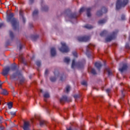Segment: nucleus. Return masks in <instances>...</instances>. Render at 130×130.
Here are the masks:
<instances>
[{
	"label": "nucleus",
	"mask_w": 130,
	"mask_h": 130,
	"mask_svg": "<svg viewBox=\"0 0 130 130\" xmlns=\"http://www.w3.org/2000/svg\"><path fill=\"white\" fill-rule=\"evenodd\" d=\"M106 71H107V73H108L109 76H110V75H111V74H112L111 71H110V69L107 68Z\"/></svg>",
	"instance_id": "nucleus-19"
},
{
	"label": "nucleus",
	"mask_w": 130,
	"mask_h": 130,
	"mask_svg": "<svg viewBox=\"0 0 130 130\" xmlns=\"http://www.w3.org/2000/svg\"><path fill=\"white\" fill-rule=\"evenodd\" d=\"M105 23V20H101L99 21V24H104Z\"/></svg>",
	"instance_id": "nucleus-23"
},
{
	"label": "nucleus",
	"mask_w": 130,
	"mask_h": 130,
	"mask_svg": "<svg viewBox=\"0 0 130 130\" xmlns=\"http://www.w3.org/2000/svg\"><path fill=\"white\" fill-rule=\"evenodd\" d=\"M67 130H72L71 127H70L69 129H67Z\"/></svg>",
	"instance_id": "nucleus-41"
},
{
	"label": "nucleus",
	"mask_w": 130,
	"mask_h": 130,
	"mask_svg": "<svg viewBox=\"0 0 130 130\" xmlns=\"http://www.w3.org/2000/svg\"><path fill=\"white\" fill-rule=\"evenodd\" d=\"M61 47L59 48L60 51H61V52H68L69 49L67 45H66V43L64 42H61Z\"/></svg>",
	"instance_id": "nucleus-4"
},
{
	"label": "nucleus",
	"mask_w": 130,
	"mask_h": 130,
	"mask_svg": "<svg viewBox=\"0 0 130 130\" xmlns=\"http://www.w3.org/2000/svg\"><path fill=\"white\" fill-rule=\"evenodd\" d=\"M10 36L11 38L14 36V35L13 34V32L12 31H10Z\"/></svg>",
	"instance_id": "nucleus-31"
},
{
	"label": "nucleus",
	"mask_w": 130,
	"mask_h": 130,
	"mask_svg": "<svg viewBox=\"0 0 130 130\" xmlns=\"http://www.w3.org/2000/svg\"><path fill=\"white\" fill-rule=\"evenodd\" d=\"M0 28H1V23H0Z\"/></svg>",
	"instance_id": "nucleus-45"
},
{
	"label": "nucleus",
	"mask_w": 130,
	"mask_h": 130,
	"mask_svg": "<svg viewBox=\"0 0 130 130\" xmlns=\"http://www.w3.org/2000/svg\"><path fill=\"white\" fill-rule=\"evenodd\" d=\"M81 84H82V85L86 86V85H87V82L86 81H82L81 82Z\"/></svg>",
	"instance_id": "nucleus-27"
},
{
	"label": "nucleus",
	"mask_w": 130,
	"mask_h": 130,
	"mask_svg": "<svg viewBox=\"0 0 130 130\" xmlns=\"http://www.w3.org/2000/svg\"><path fill=\"white\" fill-rule=\"evenodd\" d=\"M40 91L41 92V93H42L43 92V90H42V89H40Z\"/></svg>",
	"instance_id": "nucleus-39"
},
{
	"label": "nucleus",
	"mask_w": 130,
	"mask_h": 130,
	"mask_svg": "<svg viewBox=\"0 0 130 130\" xmlns=\"http://www.w3.org/2000/svg\"><path fill=\"white\" fill-rule=\"evenodd\" d=\"M51 54L52 56H54V55L56 54V51L55 50V48H51Z\"/></svg>",
	"instance_id": "nucleus-8"
},
{
	"label": "nucleus",
	"mask_w": 130,
	"mask_h": 130,
	"mask_svg": "<svg viewBox=\"0 0 130 130\" xmlns=\"http://www.w3.org/2000/svg\"><path fill=\"white\" fill-rule=\"evenodd\" d=\"M86 11L87 12V16L88 17H90L91 16V13H90V12H89L90 11H91V9L90 8H87L86 9Z\"/></svg>",
	"instance_id": "nucleus-15"
},
{
	"label": "nucleus",
	"mask_w": 130,
	"mask_h": 130,
	"mask_svg": "<svg viewBox=\"0 0 130 130\" xmlns=\"http://www.w3.org/2000/svg\"><path fill=\"white\" fill-rule=\"evenodd\" d=\"M19 48H20V49H22V46L20 45V46H19Z\"/></svg>",
	"instance_id": "nucleus-42"
},
{
	"label": "nucleus",
	"mask_w": 130,
	"mask_h": 130,
	"mask_svg": "<svg viewBox=\"0 0 130 130\" xmlns=\"http://www.w3.org/2000/svg\"><path fill=\"white\" fill-rule=\"evenodd\" d=\"M48 73V70H46V71H45V75H47V73Z\"/></svg>",
	"instance_id": "nucleus-34"
},
{
	"label": "nucleus",
	"mask_w": 130,
	"mask_h": 130,
	"mask_svg": "<svg viewBox=\"0 0 130 130\" xmlns=\"http://www.w3.org/2000/svg\"><path fill=\"white\" fill-rule=\"evenodd\" d=\"M83 11H85V8H82L80 9L79 12H80V13H83Z\"/></svg>",
	"instance_id": "nucleus-26"
},
{
	"label": "nucleus",
	"mask_w": 130,
	"mask_h": 130,
	"mask_svg": "<svg viewBox=\"0 0 130 130\" xmlns=\"http://www.w3.org/2000/svg\"><path fill=\"white\" fill-rule=\"evenodd\" d=\"M1 94H2V95H8V94H9V93H8V91H7V90H5V89L2 88H1Z\"/></svg>",
	"instance_id": "nucleus-9"
},
{
	"label": "nucleus",
	"mask_w": 130,
	"mask_h": 130,
	"mask_svg": "<svg viewBox=\"0 0 130 130\" xmlns=\"http://www.w3.org/2000/svg\"><path fill=\"white\" fill-rule=\"evenodd\" d=\"M84 67V64L82 63H76L75 61V59H73L72 61V68L75 69L76 68H78V69H82Z\"/></svg>",
	"instance_id": "nucleus-3"
},
{
	"label": "nucleus",
	"mask_w": 130,
	"mask_h": 130,
	"mask_svg": "<svg viewBox=\"0 0 130 130\" xmlns=\"http://www.w3.org/2000/svg\"><path fill=\"white\" fill-rule=\"evenodd\" d=\"M85 28H87V29H92L93 28V26L90 25H86L85 26Z\"/></svg>",
	"instance_id": "nucleus-18"
},
{
	"label": "nucleus",
	"mask_w": 130,
	"mask_h": 130,
	"mask_svg": "<svg viewBox=\"0 0 130 130\" xmlns=\"http://www.w3.org/2000/svg\"><path fill=\"white\" fill-rule=\"evenodd\" d=\"M60 102H62V101H63V99H60Z\"/></svg>",
	"instance_id": "nucleus-40"
},
{
	"label": "nucleus",
	"mask_w": 130,
	"mask_h": 130,
	"mask_svg": "<svg viewBox=\"0 0 130 130\" xmlns=\"http://www.w3.org/2000/svg\"><path fill=\"white\" fill-rule=\"evenodd\" d=\"M127 68V67L126 66V64H124L122 68H120L119 69V71L120 72H121V73H122V72H123V71H124L125 70H126V68Z\"/></svg>",
	"instance_id": "nucleus-11"
},
{
	"label": "nucleus",
	"mask_w": 130,
	"mask_h": 130,
	"mask_svg": "<svg viewBox=\"0 0 130 130\" xmlns=\"http://www.w3.org/2000/svg\"><path fill=\"white\" fill-rule=\"evenodd\" d=\"M1 129H5V127H4V126L2 125L1 126Z\"/></svg>",
	"instance_id": "nucleus-35"
},
{
	"label": "nucleus",
	"mask_w": 130,
	"mask_h": 130,
	"mask_svg": "<svg viewBox=\"0 0 130 130\" xmlns=\"http://www.w3.org/2000/svg\"><path fill=\"white\" fill-rule=\"evenodd\" d=\"M30 127V123L29 122H24L23 128L24 130H29Z\"/></svg>",
	"instance_id": "nucleus-6"
},
{
	"label": "nucleus",
	"mask_w": 130,
	"mask_h": 130,
	"mask_svg": "<svg viewBox=\"0 0 130 130\" xmlns=\"http://www.w3.org/2000/svg\"><path fill=\"white\" fill-rule=\"evenodd\" d=\"M74 97L75 99H77L79 98L80 97V96H79V95H78V94H75L74 95Z\"/></svg>",
	"instance_id": "nucleus-28"
},
{
	"label": "nucleus",
	"mask_w": 130,
	"mask_h": 130,
	"mask_svg": "<svg viewBox=\"0 0 130 130\" xmlns=\"http://www.w3.org/2000/svg\"><path fill=\"white\" fill-rule=\"evenodd\" d=\"M106 33H107L106 30H104L101 33L100 35L101 36H104V35H105Z\"/></svg>",
	"instance_id": "nucleus-21"
},
{
	"label": "nucleus",
	"mask_w": 130,
	"mask_h": 130,
	"mask_svg": "<svg viewBox=\"0 0 130 130\" xmlns=\"http://www.w3.org/2000/svg\"><path fill=\"white\" fill-rule=\"evenodd\" d=\"M44 98H49V93L46 92L44 95Z\"/></svg>",
	"instance_id": "nucleus-17"
},
{
	"label": "nucleus",
	"mask_w": 130,
	"mask_h": 130,
	"mask_svg": "<svg viewBox=\"0 0 130 130\" xmlns=\"http://www.w3.org/2000/svg\"><path fill=\"white\" fill-rule=\"evenodd\" d=\"M70 90H71V87L70 86L68 85L66 87V91L67 92V93L68 92H70Z\"/></svg>",
	"instance_id": "nucleus-22"
},
{
	"label": "nucleus",
	"mask_w": 130,
	"mask_h": 130,
	"mask_svg": "<svg viewBox=\"0 0 130 130\" xmlns=\"http://www.w3.org/2000/svg\"><path fill=\"white\" fill-rule=\"evenodd\" d=\"M60 80H61V81H62V78H61Z\"/></svg>",
	"instance_id": "nucleus-43"
},
{
	"label": "nucleus",
	"mask_w": 130,
	"mask_h": 130,
	"mask_svg": "<svg viewBox=\"0 0 130 130\" xmlns=\"http://www.w3.org/2000/svg\"><path fill=\"white\" fill-rule=\"evenodd\" d=\"M91 46H94V45H92V44H90V45H89L88 46V47H89V48H91Z\"/></svg>",
	"instance_id": "nucleus-36"
},
{
	"label": "nucleus",
	"mask_w": 130,
	"mask_h": 130,
	"mask_svg": "<svg viewBox=\"0 0 130 130\" xmlns=\"http://www.w3.org/2000/svg\"><path fill=\"white\" fill-rule=\"evenodd\" d=\"M125 17L124 16H122L121 19L122 20H124Z\"/></svg>",
	"instance_id": "nucleus-38"
},
{
	"label": "nucleus",
	"mask_w": 130,
	"mask_h": 130,
	"mask_svg": "<svg viewBox=\"0 0 130 130\" xmlns=\"http://www.w3.org/2000/svg\"><path fill=\"white\" fill-rule=\"evenodd\" d=\"M78 41L80 42H86L89 40V37H79L78 38Z\"/></svg>",
	"instance_id": "nucleus-5"
},
{
	"label": "nucleus",
	"mask_w": 130,
	"mask_h": 130,
	"mask_svg": "<svg viewBox=\"0 0 130 130\" xmlns=\"http://www.w3.org/2000/svg\"><path fill=\"white\" fill-rule=\"evenodd\" d=\"M44 101H46V100L45 99H44Z\"/></svg>",
	"instance_id": "nucleus-44"
},
{
	"label": "nucleus",
	"mask_w": 130,
	"mask_h": 130,
	"mask_svg": "<svg viewBox=\"0 0 130 130\" xmlns=\"http://www.w3.org/2000/svg\"><path fill=\"white\" fill-rule=\"evenodd\" d=\"M56 80V79L55 78V77H51L50 78V80L51 81V82H54V81H55Z\"/></svg>",
	"instance_id": "nucleus-25"
},
{
	"label": "nucleus",
	"mask_w": 130,
	"mask_h": 130,
	"mask_svg": "<svg viewBox=\"0 0 130 130\" xmlns=\"http://www.w3.org/2000/svg\"><path fill=\"white\" fill-rule=\"evenodd\" d=\"M19 15L21 16L22 20L24 22H25V18H24V16H23V12L22 11H20L19 12Z\"/></svg>",
	"instance_id": "nucleus-14"
},
{
	"label": "nucleus",
	"mask_w": 130,
	"mask_h": 130,
	"mask_svg": "<svg viewBox=\"0 0 130 130\" xmlns=\"http://www.w3.org/2000/svg\"><path fill=\"white\" fill-rule=\"evenodd\" d=\"M126 47L127 48V46H126Z\"/></svg>",
	"instance_id": "nucleus-47"
},
{
	"label": "nucleus",
	"mask_w": 130,
	"mask_h": 130,
	"mask_svg": "<svg viewBox=\"0 0 130 130\" xmlns=\"http://www.w3.org/2000/svg\"><path fill=\"white\" fill-rule=\"evenodd\" d=\"M114 37V34H113L111 37H109L107 38L106 41H110L111 40H112L113 39V37Z\"/></svg>",
	"instance_id": "nucleus-13"
},
{
	"label": "nucleus",
	"mask_w": 130,
	"mask_h": 130,
	"mask_svg": "<svg viewBox=\"0 0 130 130\" xmlns=\"http://www.w3.org/2000/svg\"><path fill=\"white\" fill-rule=\"evenodd\" d=\"M9 109H12L13 108V102H10L7 104Z\"/></svg>",
	"instance_id": "nucleus-12"
},
{
	"label": "nucleus",
	"mask_w": 130,
	"mask_h": 130,
	"mask_svg": "<svg viewBox=\"0 0 130 130\" xmlns=\"http://www.w3.org/2000/svg\"><path fill=\"white\" fill-rule=\"evenodd\" d=\"M90 72L91 74H93V75H95L96 74V71L94 69H91Z\"/></svg>",
	"instance_id": "nucleus-20"
},
{
	"label": "nucleus",
	"mask_w": 130,
	"mask_h": 130,
	"mask_svg": "<svg viewBox=\"0 0 130 130\" xmlns=\"http://www.w3.org/2000/svg\"><path fill=\"white\" fill-rule=\"evenodd\" d=\"M10 113L12 115H16V113L15 112H11Z\"/></svg>",
	"instance_id": "nucleus-33"
},
{
	"label": "nucleus",
	"mask_w": 130,
	"mask_h": 130,
	"mask_svg": "<svg viewBox=\"0 0 130 130\" xmlns=\"http://www.w3.org/2000/svg\"><path fill=\"white\" fill-rule=\"evenodd\" d=\"M40 64H41V63L40 62V61H38L37 62V66H38V67H40Z\"/></svg>",
	"instance_id": "nucleus-29"
},
{
	"label": "nucleus",
	"mask_w": 130,
	"mask_h": 130,
	"mask_svg": "<svg viewBox=\"0 0 130 130\" xmlns=\"http://www.w3.org/2000/svg\"><path fill=\"white\" fill-rule=\"evenodd\" d=\"M40 125H43V124H44V121H41L40 122Z\"/></svg>",
	"instance_id": "nucleus-30"
},
{
	"label": "nucleus",
	"mask_w": 130,
	"mask_h": 130,
	"mask_svg": "<svg viewBox=\"0 0 130 130\" xmlns=\"http://www.w3.org/2000/svg\"><path fill=\"white\" fill-rule=\"evenodd\" d=\"M64 61L66 62V63H69V62H70V58L69 57L64 58Z\"/></svg>",
	"instance_id": "nucleus-16"
},
{
	"label": "nucleus",
	"mask_w": 130,
	"mask_h": 130,
	"mask_svg": "<svg viewBox=\"0 0 130 130\" xmlns=\"http://www.w3.org/2000/svg\"><path fill=\"white\" fill-rule=\"evenodd\" d=\"M14 14L13 13H11L9 16V17L8 18V22H11V24L12 25V27H13V28H16V27H17V25H18V22H17V20H16V19H15L14 17Z\"/></svg>",
	"instance_id": "nucleus-1"
},
{
	"label": "nucleus",
	"mask_w": 130,
	"mask_h": 130,
	"mask_svg": "<svg viewBox=\"0 0 130 130\" xmlns=\"http://www.w3.org/2000/svg\"><path fill=\"white\" fill-rule=\"evenodd\" d=\"M9 72H10V68L7 67L4 70L3 72V75L4 76H7V74H9Z\"/></svg>",
	"instance_id": "nucleus-7"
},
{
	"label": "nucleus",
	"mask_w": 130,
	"mask_h": 130,
	"mask_svg": "<svg viewBox=\"0 0 130 130\" xmlns=\"http://www.w3.org/2000/svg\"><path fill=\"white\" fill-rule=\"evenodd\" d=\"M128 3V0H123V1L121 0H117L116 3V9L117 10L120 9V8H122L123 7H125L127 5Z\"/></svg>",
	"instance_id": "nucleus-2"
},
{
	"label": "nucleus",
	"mask_w": 130,
	"mask_h": 130,
	"mask_svg": "<svg viewBox=\"0 0 130 130\" xmlns=\"http://www.w3.org/2000/svg\"><path fill=\"white\" fill-rule=\"evenodd\" d=\"M106 91H107V93H109V92H110V89H107L106 90Z\"/></svg>",
	"instance_id": "nucleus-37"
},
{
	"label": "nucleus",
	"mask_w": 130,
	"mask_h": 130,
	"mask_svg": "<svg viewBox=\"0 0 130 130\" xmlns=\"http://www.w3.org/2000/svg\"><path fill=\"white\" fill-rule=\"evenodd\" d=\"M73 54L74 56H75V57H77V52H73Z\"/></svg>",
	"instance_id": "nucleus-32"
},
{
	"label": "nucleus",
	"mask_w": 130,
	"mask_h": 130,
	"mask_svg": "<svg viewBox=\"0 0 130 130\" xmlns=\"http://www.w3.org/2000/svg\"><path fill=\"white\" fill-rule=\"evenodd\" d=\"M102 64H101V62H96L95 63V67H96V68H97V69H100L102 67Z\"/></svg>",
	"instance_id": "nucleus-10"
},
{
	"label": "nucleus",
	"mask_w": 130,
	"mask_h": 130,
	"mask_svg": "<svg viewBox=\"0 0 130 130\" xmlns=\"http://www.w3.org/2000/svg\"><path fill=\"white\" fill-rule=\"evenodd\" d=\"M38 14V10H35L33 12V15L35 16V15H37Z\"/></svg>",
	"instance_id": "nucleus-24"
},
{
	"label": "nucleus",
	"mask_w": 130,
	"mask_h": 130,
	"mask_svg": "<svg viewBox=\"0 0 130 130\" xmlns=\"http://www.w3.org/2000/svg\"><path fill=\"white\" fill-rule=\"evenodd\" d=\"M0 105H1V101H0Z\"/></svg>",
	"instance_id": "nucleus-46"
}]
</instances>
